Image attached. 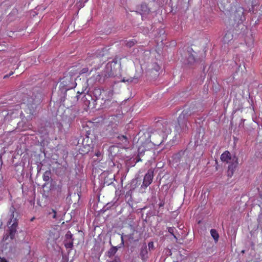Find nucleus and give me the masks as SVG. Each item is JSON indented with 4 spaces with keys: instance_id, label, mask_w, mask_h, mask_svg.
<instances>
[{
    "instance_id": "24",
    "label": "nucleus",
    "mask_w": 262,
    "mask_h": 262,
    "mask_svg": "<svg viewBox=\"0 0 262 262\" xmlns=\"http://www.w3.org/2000/svg\"><path fill=\"white\" fill-rule=\"evenodd\" d=\"M135 45V41H134L133 40H130V41H128L127 43H126V45L129 47H132L133 46H134Z\"/></svg>"
},
{
    "instance_id": "5",
    "label": "nucleus",
    "mask_w": 262,
    "mask_h": 262,
    "mask_svg": "<svg viewBox=\"0 0 262 262\" xmlns=\"http://www.w3.org/2000/svg\"><path fill=\"white\" fill-rule=\"evenodd\" d=\"M185 115L186 113L183 111L178 119L179 127L183 131H186L188 129L186 123Z\"/></svg>"
},
{
    "instance_id": "33",
    "label": "nucleus",
    "mask_w": 262,
    "mask_h": 262,
    "mask_svg": "<svg viewBox=\"0 0 262 262\" xmlns=\"http://www.w3.org/2000/svg\"><path fill=\"white\" fill-rule=\"evenodd\" d=\"M96 91H98V92H99L100 91V90H96Z\"/></svg>"
},
{
    "instance_id": "8",
    "label": "nucleus",
    "mask_w": 262,
    "mask_h": 262,
    "mask_svg": "<svg viewBox=\"0 0 262 262\" xmlns=\"http://www.w3.org/2000/svg\"><path fill=\"white\" fill-rule=\"evenodd\" d=\"M161 129V136L162 137L163 139H165L167 135L169 134H170L171 132V129L170 128V126L169 125L166 124L165 126L163 125L162 128Z\"/></svg>"
},
{
    "instance_id": "30",
    "label": "nucleus",
    "mask_w": 262,
    "mask_h": 262,
    "mask_svg": "<svg viewBox=\"0 0 262 262\" xmlns=\"http://www.w3.org/2000/svg\"><path fill=\"white\" fill-rule=\"evenodd\" d=\"M81 2H83L84 3L87 2L89 0H79Z\"/></svg>"
},
{
    "instance_id": "23",
    "label": "nucleus",
    "mask_w": 262,
    "mask_h": 262,
    "mask_svg": "<svg viewBox=\"0 0 262 262\" xmlns=\"http://www.w3.org/2000/svg\"><path fill=\"white\" fill-rule=\"evenodd\" d=\"M49 214H52V217L53 219H56V212L55 211V210L52 209L51 212H50Z\"/></svg>"
},
{
    "instance_id": "21",
    "label": "nucleus",
    "mask_w": 262,
    "mask_h": 262,
    "mask_svg": "<svg viewBox=\"0 0 262 262\" xmlns=\"http://www.w3.org/2000/svg\"><path fill=\"white\" fill-rule=\"evenodd\" d=\"M89 71V69L87 67L83 68L80 71L78 72L79 74H84Z\"/></svg>"
},
{
    "instance_id": "12",
    "label": "nucleus",
    "mask_w": 262,
    "mask_h": 262,
    "mask_svg": "<svg viewBox=\"0 0 262 262\" xmlns=\"http://www.w3.org/2000/svg\"><path fill=\"white\" fill-rule=\"evenodd\" d=\"M64 246L66 248L72 249L73 246V240H65Z\"/></svg>"
},
{
    "instance_id": "10",
    "label": "nucleus",
    "mask_w": 262,
    "mask_h": 262,
    "mask_svg": "<svg viewBox=\"0 0 262 262\" xmlns=\"http://www.w3.org/2000/svg\"><path fill=\"white\" fill-rule=\"evenodd\" d=\"M147 248L146 245L143 246L141 249L140 255L142 259L144 260L147 258Z\"/></svg>"
},
{
    "instance_id": "14",
    "label": "nucleus",
    "mask_w": 262,
    "mask_h": 262,
    "mask_svg": "<svg viewBox=\"0 0 262 262\" xmlns=\"http://www.w3.org/2000/svg\"><path fill=\"white\" fill-rule=\"evenodd\" d=\"M117 251V249L116 247H113L111 248L107 253V256L109 257H111L114 256L115 255V254L116 253Z\"/></svg>"
},
{
    "instance_id": "6",
    "label": "nucleus",
    "mask_w": 262,
    "mask_h": 262,
    "mask_svg": "<svg viewBox=\"0 0 262 262\" xmlns=\"http://www.w3.org/2000/svg\"><path fill=\"white\" fill-rule=\"evenodd\" d=\"M36 105L35 104H30L28 106L26 112L29 115L27 116L28 120H31L33 117L36 115Z\"/></svg>"
},
{
    "instance_id": "32",
    "label": "nucleus",
    "mask_w": 262,
    "mask_h": 262,
    "mask_svg": "<svg viewBox=\"0 0 262 262\" xmlns=\"http://www.w3.org/2000/svg\"><path fill=\"white\" fill-rule=\"evenodd\" d=\"M18 125V126L20 127L21 126L20 123H19Z\"/></svg>"
},
{
    "instance_id": "16",
    "label": "nucleus",
    "mask_w": 262,
    "mask_h": 262,
    "mask_svg": "<svg viewBox=\"0 0 262 262\" xmlns=\"http://www.w3.org/2000/svg\"><path fill=\"white\" fill-rule=\"evenodd\" d=\"M118 138L119 140L122 141L123 144H124L125 145H126V144L128 142L127 138L125 136H123V135L118 136Z\"/></svg>"
},
{
    "instance_id": "18",
    "label": "nucleus",
    "mask_w": 262,
    "mask_h": 262,
    "mask_svg": "<svg viewBox=\"0 0 262 262\" xmlns=\"http://www.w3.org/2000/svg\"><path fill=\"white\" fill-rule=\"evenodd\" d=\"M195 61V58L193 55L191 54L189 55L188 58V64H192Z\"/></svg>"
},
{
    "instance_id": "4",
    "label": "nucleus",
    "mask_w": 262,
    "mask_h": 262,
    "mask_svg": "<svg viewBox=\"0 0 262 262\" xmlns=\"http://www.w3.org/2000/svg\"><path fill=\"white\" fill-rule=\"evenodd\" d=\"M221 159L223 162L226 163L237 162V158L235 156L232 158L230 153L228 151H226L221 155Z\"/></svg>"
},
{
    "instance_id": "3",
    "label": "nucleus",
    "mask_w": 262,
    "mask_h": 262,
    "mask_svg": "<svg viewBox=\"0 0 262 262\" xmlns=\"http://www.w3.org/2000/svg\"><path fill=\"white\" fill-rule=\"evenodd\" d=\"M16 153L14 151H11L7 153H5L4 157L7 158V162L10 165V170H15L16 167V164L14 163V159L16 158Z\"/></svg>"
},
{
    "instance_id": "7",
    "label": "nucleus",
    "mask_w": 262,
    "mask_h": 262,
    "mask_svg": "<svg viewBox=\"0 0 262 262\" xmlns=\"http://www.w3.org/2000/svg\"><path fill=\"white\" fill-rule=\"evenodd\" d=\"M152 179L153 172L152 171H148L144 178L143 185L147 187L151 183Z\"/></svg>"
},
{
    "instance_id": "1",
    "label": "nucleus",
    "mask_w": 262,
    "mask_h": 262,
    "mask_svg": "<svg viewBox=\"0 0 262 262\" xmlns=\"http://www.w3.org/2000/svg\"><path fill=\"white\" fill-rule=\"evenodd\" d=\"M113 95L114 91L111 89L103 90L101 92L100 97L101 100L103 101L101 102V104L104 108H110L116 103V101L113 100Z\"/></svg>"
},
{
    "instance_id": "28",
    "label": "nucleus",
    "mask_w": 262,
    "mask_h": 262,
    "mask_svg": "<svg viewBox=\"0 0 262 262\" xmlns=\"http://www.w3.org/2000/svg\"><path fill=\"white\" fill-rule=\"evenodd\" d=\"M93 59L94 60V61L91 63V64H92L93 63L95 62H98L99 60V59L98 58V57H94Z\"/></svg>"
},
{
    "instance_id": "13",
    "label": "nucleus",
    "mask_w": 262,
    "mask_h": 262,
    "mask_svg": "<svg viewBox=\"0 0 262 262\" xmlns=\"http://www.w3.org/2000/svg\"><path fill=\"white\" fill-rule=\"evenodd\" d=\"M233 35L231 34V33H227L225 34V36L224 37V41L226 43L228 42L230 40L232 39Z\"/></svg>"
},
{
    "instance_id": "31",
    "label": "nucleus",
    "mask_w": 262,
    "mask_h": 262,
    "mask_svg": "<svg viewBox=\"0 0 262 262\" xmlns=\"http://www.w3.org/2000/svg\"><path fill=\"white\" fill-rule=\"evenodd\" d=\"M87 61H88V62H90V59L89 58H88V59H87Z\"/></svg>"
},
{
    "instance_id": "2",
    "label": "nucleus",
    "mask_w": 262,
    "mask_h": 262,
    "mask_svg": "<svg viewBox=\"0 0 262 262\" xmlns=\"http://www.w3.org/2000/svg\"><path fill=\"white\" fill-rule=\"evenodd\" d=\"M15 209L14 208L13 206H12L10 208V211L11 212V216H12V218L11 219L10 222H9V224L12 222V225L11 227L9 228V231H8V233H6V234L4 236V238L5 240H9V239L12 240L15 238V233L16 232V218L14 217V213Z\"/></svg>"
},
{
    "instance_id": "26",
    "label": "nucleus",
    "mask_w": 262,
    "mask_h": 262,
    "mask_svg": "<svg viewBox=\"0 0 262 262\" xmlns=\"http://www.w3.org/2000/svg\"><path fill=\"white\" fill-rule=\"evenodd\" d=\"M14 74V72H11L9 74H7V75H5L4 76V79H6L8 77H9L10 76H11L12 75H13Z\"/></svg>"
},
{
    "instance_id": "15",
    "label": "nucleus",
    "mask_w": 262,
    "mask_h": 262,
    "mask_svg": "<svg viewBox=\"0 0 262 262\" xmlns=\"http://www.w3.org/2000/svg\"><path fill=\"white\" fill-rule=\"evenodd\" d=\"M238 17L236 19V21H237V23H239V21L242 20V16L243 15V10L242 8H239L238 11Z\"/></svg>"
},
{
    "instance_id": "27",
    "label": "nucleus",
    "mask_w": 262,
    "mask_h": 262,
    "mask_svg": "<svg viewBox=\"0 0 262 262\" xmlns=\"http://www.w3.org/2000/svg\"><path fill=\"white\" fill-rule=\"evenodd\" d=\"M0 262H8V261L5 258L0 257Z\"/></svg>"
},
{
    "instance_id": "25",
    "label": "nucleus",
    "mask_w": 262,
    "mask_h": 262,
    "mask_svg": "<svg viewBox=\"0 0 262 262\" xmlns=\"http://www.w3.org/2000/svg\"><path fill=\"white\" fill-rule=\"evenodd\" d=\"M107 262H120V260L118 257H115L113 260L108 261Z\"/></svg>"
},
{
    "instance_id": "9",
    "label": "nucleus",
    "mask_w": 262,
    "mask_h": 262,
    "mask_svg": "<svg viewBox=\"0 0 262 262\" xmlns=\"http://www.w3.org/2000/svg\"><path fill=\"white\" fill-rule=\"evenodd\" d=\"M237 164V162L231 163V164L229 165L227 171V174L229 177H231L233 176Z\"/></svg>"
},
{
    "instance_id": "20",
    "label": "nucleus",
    "mask_w": 262,
    "mask_h": 262,
    "mask_svg": "<svg viewBox=\"0 0 262 262\" xmlns=\"http://www.w3.org/2000/svg\"><path fill=\"white\" fill-rule=\"evenodd\" d=\"M174 227H169L168 228V231L172 235L174 238H176V236L174 235Z\"/></svg>"
},
{
    "instance_id": "19",
    "label": "nucleus",
    "mask_w": 262,
    "mask_h": 262,
    "mask_svg": "<svg viewBox=\"0 0 262 262\" xmlns=\"http://www.w3.org/2000/svg\"><path fill=\"white\" fill-rule=\"evenodd\" d=\"M72 234L70 231H68L66 234V239L65 240H73L72 239Z\"/></svg>"
},
{
    "instance_id": "22",
    "label": "nucleus",
    "mask_w": 262,
    "mask_h": 262,
    "mask_svg": "<svg viewBox=\"0 0 262 262\" xmlns=\"http://www.w3.org/2000/svg\"><path fill=\"white\" fill-rule=\"evenodd\" d=\"M148 249L149 250H154V244L152 242H150L148 243Z\"/></svg>"
},
{
    "instance_id": "29",
    "label": "nucleus",
    "mask_w": 262,
    "mask_h": 262,
    "mask_svg": "<svg viewBox=\"0 0 262 262\" xmlns=\"http://www.w3.org/2000/svg\"><path fill=\"white\" fill-rule=\"evenodd\" d=\"M121 245H124V240H123V236H121Z\"/></svg>"
},
{
    "instance_id": "17",
    "label": "nucleus",
    "mask_w": 262,
    "mask_h": 262,
    "mask_svg": "<svg viewBox=\"0 0 262 262\" xmlns=\"http://www.w3.org/2000/svg\"><path fill=\"white\" fill-rule=\"evenodd\" d=\"M50 178V172L47 171H46L43 176V179L45 181H48Z\"/></svg>"
},
{
    "instance_id": "11",
    "label": "nucleus",
    "mask_w": 262,
    "mask_h": 262,
    "mask_svg": "<svg viewBox=\"0 0 262 262\" xmlns=\"http://www.w3.org/2000/svg\"><path fill=\"white\" fill-rule=\"evenodd\" d=\"M210 234L212 238L214 239L215 242H217L219 240V235L216 230L211 229L210 230Z\"/></svg>"
}]
</instances>
